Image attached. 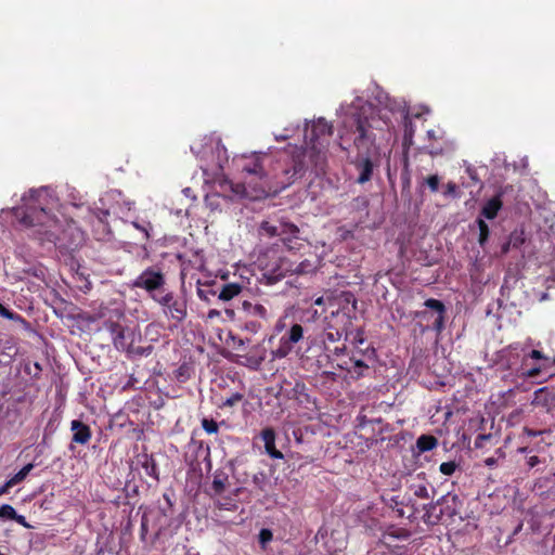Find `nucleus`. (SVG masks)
<instances>
[{
    "label": "nucleus",
    "instance_id": "4be33fe9",
    "mask_svg": "<svg viewBox=\"0 0 555 555\" xmlns=\"http://www.w3.org/2000/svg\"><path fill=\"white\" fill-rule=\"evenodd\" d=\"M202 426L208 434H216L218 431V425L214 420L204 418Z\"/></svg>",
    "mask_w": 555,
    "mask_h": 555
},
{
    "label": "nucleus",
    "instance_id": "39448f33",
    "mask_svg": "<svg viewBox=\"0 0 555 555\" xmlns=\"http://www.w3.org/2000/svg\"><path fill=\"white\" fill-rule=\"evenodd\" d=\"M164 275L159 271L147 269L143 271L134 281L133 286L153 292L162 287Z\"/></svg>",
    "mask_w": 555,
    "mask_h": 555
},
{
    "label": "nucleus",
    "instance_id": "412c9836",
    "mask_svg": "<svg viewBox=\"0 0 555 555\" xmlns=\"http://www.w3.org/2000/svg\"><path fill=\"white\" fill-rule=\"evenodd\" d=\"M261 438L266 444H273V441H275V433L272 428H266L261 433Z\"/></svg>",
    "mask_w": 555,
    "mask_h": 555
},
{
    "label": "nucleus",
    "instance_id": "2eb2a0df",
    "mask_svg": "<svg viewBox=\"0 0 555 555\" xmlns=\"http://www.w3.org/2000/svg\"><path fill=\"white\" fill-rule=\"evenodd\" d=\"M244 309L254 317H259L261 319H267L268 313L267 309L262 305H253L249 302H244Z\"/></svg>",
    "mask_w": 555,
    "mask_h": 555
},
{
    "label": "nucleus",
    "instance_id": "f257e3e1",
    "mask_svg": "<svg viewBox=\"0 0 555 555\" xmlns=\"http://www.w3.org/2000/svg\"><path fill=\"white\" fill-rule=\"evenodd\" d=\"M430 113V108L426 106L408 111L400 102L390 99L384 107H376L357 96L350 104H341L337 109L338 139H384L386 134H393L397 139L393 121L399 122L403 131L402 139L421 137V131L425 132L427 139H437L436 131L425 125Z\"/></svg>",
    "mask_w": 555,
    "mask_h": 555
},
{
    "label": "nucleus",
    "instance_id": "dca6fc26",
    "mask_svg": "<svg viewBox=\"0 0 555 555\" xmlns=\"http://www.w3.org/2000/svg\"><path fill=\"white\" fill-rule=\"evenodd\" d=\"M260 232H261V234L267 235L269 237H273V236H276V235L281 236L283 234V232L281 231V225L280 227H275V225L270 224L267 221H263L261 223Z\"/></svg>",
    "mask_w": 555,
    "mask_h": 555
},
{
    "label": "nucleus",
    "instance_id": "0eeeda50",
    "mask_svg": "<svg viewBox=\"0 0 555 555\" xmlns=\"http://www.w3.org/2000/svg\"><path fill=\"white\" fill-rule=\"evenodd\" d=\"M236 163L243 172L254 175L259 179H263L266 177V172L262 168L260 156L258 154H253L249 157L242 156L236 159Z\"/></svg>",
    "mask_w": 555,
    "mask_h": 555
},
{
    "label": "nucleus",
    "instance_id": "393cba45",
    "mask_svg": "<svg viewBox=\"0 0 555 555\" xmlns=\"http://www.w3.org/2000/svg\"><path fill=\"white\" fill-rule=\"evenodd\" d=\"M0 315L5 318V319L14 320V321H16V320L21 321L22 320V318L20 315H17V314L13 313L12 311L8 310L1 304H0Z\"/></svg>",
    "mask_w": 555,
    "mask_h": 555
},
{
    "label": "nucleus",
    "instance_id": "f8f14e48",
    "mask_svg": "<svg viewBox=\"0 0 555 555\" xmlns=\"http://www.w3.org/2000/svg\"><path fill=\"white\" fill-rule=\"evenodd\" d=\"M33 468L34 465L31 463L25 465L18 473H16L7 481V487H14L15 485L22 482Z\"/></svg>",
    "mask_w": 555,
    "mask_h": 555
},
{
    "label": "nucleus",
    "instance_id": "ddd939ff",
    "mask_svg": "<svg viewBox=\"0 0 555 555\" xmlns=\"http://www.w3.org/2000/svg\"><path fill=\"white\" fill-rule=\"evenodd\" d=\"M361 173L358 178L359 183H365L371 179L372 170H373V164L369 158H365L362 160L361 165Z\"/></svg>",
    "mask_w": 555,
    "mask_h": 555
},
{
    "label": "nucleus",
    "instance_id": "5701e85b",
    "mask_svg": "<svg viewBox=\"0 0 555 555\" xmlns=\"http://www.w3.org/2000/svg\"><path fill=\"white\" fill-rule=\"evenodd\" d=\"M456 464L454 462H443L439 469L443 475L450 476L455 472Z\"/></svg>",
    "mask_w": 555,
    "mask_h": 555
},
{
    "label": "nucleus",
    "instance_id": "a19ab883",
    "mask_svg": "<svg viewBox=\"0 0 555 555\" xmlns=\"http://www.w3.org/2000/svg\"><path fill=\"white\" fill-rule=\"evenodd\" d=\"M539 462L538 457L537 456H531L529 459V465L530 466H534L537 463Z\"/></svg>",
    "mask_w": 555,
    "mask_h": 555
},
{
    "label": "nucleus",
    "instance_id": "f03ea898",
    "mask_svg": "<svg viewBox=\"0 0 555 555\" xmlns=\"http://www.w3.org/2000/svg\"><path fill=\"white\" fill-rule=\"evenodd\" d=\"M24 207L14 209L16 218L25 227H46L44 231L47 240L52 241L55 233L52 231L56 227L57 220L51 215L59 206V199L53 193L47 189L30 190L23 196Z\"/></svg>",
    "mask_w": 555,
    "mask_h": 555
},
{
    "label": "nucleus",
    "instance_id": "a211bd4d",
    "mask_svg": "<svg viewBox=\"0 0 555 555\" xmlns=\"http://www.w3.org/2000/svg\"><path fill=\"white\" fill-rule=\"evenodd\" d=\"M479 243L482 245L489 236V228L482 219H478Z\"/></svg>",
    "mask_w": 555,
    "mask_h": 555
},
{
    "label": "nucleus",
    "instance_id": "9d476101",
    "mask_svg": "<svg viewBox=\"0 0 555 555\" xmlns=\"http://www.w3.org/2000/svg\"><path fill=\"white\" fill-rule=\"evenodd\" d=\"M502 207V202L500 201L499 197H493L491 199H489L482 210H481V215L487 218V219H493L496 217L499 210L501 209Z\"/></svg>",
    "mask_w": 555,
    "mask_h": 555
},
{
    "label": "nucleus",
    "instance_id": "b1692460",
    "mask_svg": "<svg viewBox=\"0 0 555 555\" xmlns=\"http://www.w3.org/2000/svg\"><path fill=\"white\" fill-rule=\"evenodd\" d=\"M266 452L273 459H283V453L275 449V441L273 444H266Z\"/></svg>",
    "mask_w": 555,
    "mask_h": 555
},
{
    "label": "nucleus",
    "instance_id": "6e6552de",
    "mask_svg": "<svg viewBox=\"0 0 555 555\" xmlns=\"http://www.w3.org/2000/svg\"><path fill=\"white\" fill-rule=\"evenodd\" d=\"M72 430L74 431L73 440L77 443L85 444L91 438L89 427L79 421L72 422Z\"/></svg>",
    "mask_w": 555,
    "mask_h": 555
},
{
    "label": "nucleus",
    "instance_id": "c9c22d12",
    "mask_svg": "<svg viewBox=\"0 0 555 555\" xmlns=\"http://www.w3.org/2000/svg\"><path fill=\"white\" fill-rule=\"evenodd\" d=\"M530 357H531L532 359H543V358H544V356L542 354V352H541V351H539V350H532V351H531V353H530Z\"/></svg>",
    "mask_w": 555,
    "mask_h": 555
},
{
    "label": "nucleus",
    "instance_id": "423d86ee",
    "mask_svg": "<svg viewBox=\"0 0 555 555\" xmlns=\"http://www.w3.org/2000/svg\"><path fill=\"white\" fill-rule=\"evenodd\" d=\"M157 301L165 308V313L170 318L178 321L184 319L186 314L185 305L181 301L173 300L171 293L162 296Z\"/></svg>",
    "mask_w": 555,
    "mask_h": 555
},
{
    "label": "nucleus",
    "instance_id": "c85d7f7f",
    "mask_svg": "<svg viewBox=\"0 0 555 555\" xmlns=\"http://www.w3.org/2000/svg\"><path fill=\"white\" fill-rule=\"evenodd\" d=\"M242 400V395L240 393H234L232 395L230 398H228L225 401H224V405H229V406H232L234 404H236L237 402H240Z\"/></svg>",
    "mask_w": 555,
    "mask_h": 555
},
{
    "label": "nucleus",
    "instance_id": "a18cd8bd",
    "mask_svg": "<svg viewBox=\"0 0 555 555\" xmlns=\"http://www.w3.org/2000/svg\"><path fill=\"white\" fill-rule=\"evenodd\" d=\"M321 304H322V298H318V299L315 300V305H321Z\"/></svg>",
    "mask_w": 555,
    "mask_h": 555
},
{
    "label": "nucleus",
    "instance_id": "4c0bfd02",
    "mask_svg": "<svg viewBox=\"0 0 555 555\" xmlns=\"http://www.w3.org/2000/svg\"><path fill=\"white\" fill-rule=\"evenodd\" d=\"M219 315H220V312L218 310H215V309L209 310V312H208V318L209 319H214V318H217Z\"/></svg>",
    "mask_w": 555,
    "mask_h": 555
},
{
    "label": "nucleus",
    "instance_id": "7ed1b4c3",
    "mask_svg": "<svg viewBox=\"0 0 555 555\" xmlns=\"http://www.w3.org/2000/svg\"><path fill=\"white\" fill-rule=\"evenodd\" d=\"M304 327L298 323H294L280 338L278 348L271 352L272 357L274 359H283L287 357L292 352L294 346L304 338Z\"/></svg>",
    "mask_w": 555,
    "mask_h": 555
},
{
    "label": "nucleus",
    "instance_id": "e433bc0d",
    "mask_svg": "<svg viewBox=\"0 0 555 555\" xmlns=\"http://www.w3.org/2000/svg\"><path fill=\"white\" fill-rule=\"evenodd\" d=\"M495 463H496V460L494 457H488L485 460V464L490 467L494 466Z\"/></svg>",
    "mask_w": 555,
    "mask_h": 555
},
{
    "label": "nucleus",
    "instance_id": "f3484780",
    "mask_svg": "<svg viewBox=\"0 0 555 555\" xmlns=\"http://www.w3.org/2000/svg\"><path fill=\"white\" fill-rule=\"evenodd\" d=\"M281 231L283 234V241L286 243L288 240V236H295L298 232V228L294 224L283 223L281 224Z\"/></svg>",
    "mask_w": 555,
    "mask_h": 555
},
{
    "label": "nucleus",
    "instance_id": "a878e982",
    "mask_svg": "<svg viewBox=\"0 0 555 555\" xmlns=\"http://www.w3.org/2000/svg\"><path fill=\"white\" fill-rule=\"evenodd\" d=\"M0 315L5 318V319L14 320V321H16V320L21 321L22 320V318L20 315H17V314L13 313L12 311L8 310L1 304H0Z\"/></svg>",
    "mask_w": 555,
    "mask_h": 555
},
{
    "label": "nucleus",
    "instance_id": "c03bdc74",
    "mask_svg": "<svg viewBox=\"0 0 555 555\" xmlns=\"http://www.w3.org/2000/svg\"><path fill=\"white\" fill-rule=\"evenodd\" d=\"M263 195H266V191L261 190V191H259V193L257 195H255V197L258 198V197H261Z\"/></svg>",
    "mask_w": 555,
    "mask_h": 555
},
{
    "label": "nucleus",
    "instance_id": "72a5a7b5",
    "mask_svg": "<svg viewBox=\"0 0 555 555\" xmlns=\"http://www.w3.org/2000/svg\"><path fill=\"white\" fill-rule=\"evenodd\" d=\"M300 133L298 132H295V131H292L291 134H281V135H276L274 139H283V140H286V139H291L292 137L294 135H299Z\"/></svg>",
    "mask_w": 555,
    "mask_h": 555
},
{
    "label": "nucleus",
    "instance_id": "37998d69",
    "mask_svg": "<svg viewBox=\"0 0 555 555\" xmlns=\"http://www.w3.org/2000/svg\"><path fill=\"white\" fill-rule=\"evenodd\" d=\"M539 372H540V370H539V369H532V370L529 372V376H535Z\"/></svg>",
    "mask_w": 555,
    "mask_h": 555
},
{
    "label": "nucleus",
    "instance_id": "2f4dec72",
    "mask_svg": "<svg viewBox=\"0 0 555 555\" xmlns=\"http://www.w3.org/2000/svg\"><path fill=\"white\" fill-rule=\"evenodd\" d=\"M285 330V321L284 319H280L276 324H275V331L276 332H282Z\"/></svg>",
    "mask_w": 555,
    "mask_h": 555
},
{
    "label": "nucleus",
    "instance_id": "cd10ccee",
    "mask_svg": "<svg viewBox=\"0 0 555 555\" xmlns=\"http://www.w3.org/2000/svg\"><path fill=\"white\" fill-rule=\"evenodd\" d=\"M426 183L433 192H436L438 190V185H439L438 176L434 175V176L428 177L426 179Z\"/></svg>",
    "mask_w": 555,
    "mask_h": 555
},
{
    "label": "nucleus",
    "instance_id": "7c9ffc66",
    "mask_svg": "<svg viewBox=\"0 0 555 555\" xmlns=\"http://www.w3.org/2000/svg\"><path fill=\"white\" fill-rule=\"evenodd\" d=\"M435 327L438 331H441V328L443 327V314H439L438 319L435 322Z\"/></svg>",
    "mask_w": 555,
    "mask_h": 555
},
{
    "label": "nucleus",
    "instance_id": "bb28decb",
    "mask_svg": "<svg viewBox=\"0 0 555 555\" xmlns=\"http://www.w3.org/2000/svg\"><path fill=\"white\" fill-rule=\"evenodd\" d=\"M272 540V532L269 529H262L259 533V541L264 546Z\"/></svg>",
    "mask_w": 555,
    "mask_h": 555
},
{
    "label": "nucleus",
    "instance_id": "9b49d317",
    "mask_svg": "<svg viewBox=\"0 0 555 555\" xmlns=\"http://www.w3.org/2000/svg\"><path fill=\"white\" fill-rule=\"evenodd\" d=\"M242 291V287L241 285L238 284H235V283H230V284H225L218 298L220 300H223V301H228V300H231L232 298H234L235 296H237Z\"/></svg>",
    "mask_w": 555,
    "mask_h": 555
},
{
    "label": "nucleus",
    "instance_id": "79ce46f5",
    "mask_svg": "<svg viewBox=\"0 0 555 555\" xmlns=\"http://www.w3.org/2000/svg\"><path fill=\"white\" fill-rule=\"evenodd\" d=\"M467 172L469 173V176L473 180H475V181L477 180L475 172L470 168L467 169Z\"/></svg>",
    "mask_w": 555,
    "mask_h": 555
},
{
    "label": "nucleus",
    "instance_id": "6ab92c4d",
    "mask_svg": "<svg viewBox=\"0 0 555 555\" xmlns=\"http://www.w3.org/2000/svg\"><path fill=\"white\" fill-rule=\"evenodd\" d=\"M0 517L13 519L14 517H16V512L13 508V506L4 504L0 507Z\"/></svg>",
    "mask_w": 555,
    "mask_h": 555
},
{
    "label": "nucleus",
    "instance_id": "473e14b6",
    "mask_svg": "<svg viewBox=\"0 0 555 555\" xmlns=\"http://www.w3.org/2000/svg\"><path fill=\"white\" fill-rule=\"evenodd\" d=\"M13 520H16L18 524H21L22 526H24L26 528L28 527V524L26 522L25 517L22 515L16 514V517H14Z\"/></svg>",
    "mask_w": 555,
    "mask_h": 555
},
{
    "label": "nucleus",
    "instance_id": "ea45409f",
    "mask_svg": "<svg viewBox=\"0 0 555 555\" xmlns=\"http://www.w3.org/2000/svg\"><path fill=\"white\" fill-rule=\"evenodd\" d=\"M10 488L11 487H7V482H5L2 487H0V495H3L4 493H7Z\"/></svg>",
    "mask_w": 555,
    "mask_h": 555
},
{
    "label": "nucleus",
    "instance_id": "20e7f679",
    "mask_svg": "<svg viewBox=\"0 0 555 555\" xmlns=\"http://www.w3.org/2000/svg\"><path fill=\"white\" fill-rule=\"evenodd\" d=\"M297 130L301 132L302 139H321L332 137L334 126L326 118L318 117L311 120L306 119L302 129L300 130L299 126H297Z\"/></svg>",
    "mask_w": 555,
    "mask_h": 555
},
{
    "label": "nucleus",
    "instance_id": "c756f323",
    "mask_svg": "<svg viewBox=\"0 0 555 555\" xmlns=\"http://www.w3.org/2000/svg\"><path fill=\"white\" fill-rule=\"evenodd\" d=\"M325 336H326V339L332 341V343L338 340V338H339V334L338 333H333V332L325 333Z\"/></svg>",
    "mask_w": 555,
    "mask_h": 555
},
{
    "label": "nucleus",
    "instance_id": "58836bf2",
    "mask_svg": "<svg viewBox=\"0 0 555 555\" xmlns=\"http://www.w3.org/2000/svg\"><path fill=\"white\" fill-rule=\"evenodd\" d=\"M416 494H417V495H420V496H423V498L427 496V490H426V488H421V489L416 492Z\"/></svg>",
    "mask_w": 555,
    "mask_h": 555
},
{
    "label": "nucleus",
    "instance_id": "1a4fd4ad",
    "mask_svg": "<svg viewBox=\"0 0 555 555\" xmlns=\"http://www.w3.org/2000/svg\"><path fill=\"white\" fill-rule=\"evenodd\" d=\"M220 188L224 192H231L233 196H247L246 186L243 183H233L227 179L220 181Z\"/></svg>",
    "mask_w": 555,
    "mask_h": 555
},
{
    "label": "nucleus",
    "instance_id": "f704fd0d",
    "mask_svg": "<svg viewBox=\"0 0 555 555\" xmlns=\"http://www.w3.org/2000/svg\"><path fill=\"white\" fill-rule=\"evenodd\" d=\"M456 191V185L453 182H449L447 184V193L448 194H454Z\"/></svg>",
    "mask_w": 555,
    "mask_h": 555
},
{
    "label": "nucleus",
    "instance_id": "aec40b11",
    "mask_svg": "<svg viewBox=\"0 0 555 555\" xmlns=\"http://www.w3.org/2000/svg\"><path fill=\"white\" fill-rule=\"evenodd\" d=\"M425 306L427 308L436 310L439 314H443V312H444L443 304L437 299H427L425 301Z\"/></svg>",
    "mask_w": 555,
    "mask_h": 555
},
{
    "label": "nucleus",
    "instance_id": "de8ad7c7",
    "mask_svg": "<svg viewBox=\"0 0 555 555\" xmlns=\"http://www.w3.org/2000/svg\"><path fill=\"white\" fill-rule=\"evenodd\" d=\"M0 555H2V554H0Z\"/></svg>",
    "mask_w": 555,
    "mask_h": 555
},
{
    "label": "nucleus",
    "instance_id": "4468645a",
    "mask_svg": "<svg viewBox=\"0 0 555 555\" xmlns=\"http://www.w3.org/2000/svg\"><path fill=\"white\" fill-rule=\"evenodd\" d=\"M416 444L422 452L430 451L436 447L437 440L433 436L423 435L417 439Z\"/></svg>",
    "mask_w": 555,
    "mask_h": 555
},
{
    "label": "nucleus",
    "instance_id": "49530a36",
    "mask_svg": "<svg viewBox=\"0 0 555 555\" xmlns=\"http://www.w3.org/2000/svg\"><path fill=\"white\" fill-rule=\"evenodd\" d=\"M184 193H185V194H190V189H185V190H184Z\"/></svg>",
    "mask_w": 555,
    "mask_h": 555
}]
</instances>
